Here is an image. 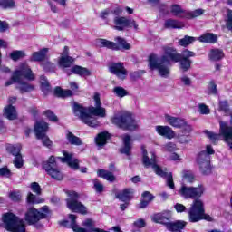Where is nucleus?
<instances>
[{"instance_id":"nucleus-1","label":"nucleus","mask_w":232,"mask_h":232,"mask_svg":"<svg viewBox=\"0 0 232 232\" xmlns=\"http://www.w3.org/2000/svg\"><path fill=\"white\" fill-rule=\"evenodd\" d=\"M163 55L150 54L149 56V68L157 70L160 77L165 79L169 77L171 63H180L181 69L188 72L191 68V60L189 57H195V53L189 50H184L181 54L171 46L162 47Z\"/></svg>"},{"instance_id":"nucleus-2","label":"nucleus","mask_w":232,"mask_h":232,"mask_svg":"<svg viewBox=\"0 0 232 232\" xmlns=\"http://www.w3.org/2000/svg\"><path fill=\"white\" fill-rule=\"evenodd\" d=\"M93 101L95 102V107H83L82 105L74 102L72 105V111L75 117L79 119L87 126L91 128H97L99 126V121L95 117H101L104 119L106 117V109L102 106L101 95L99 93H94Z\"/></svg>"},{"instance_id":"nucleus-3","label":"nucleus","mask_w":232,"mask_h":232,"mask_svg":"<svg viewBox=\"0 0 232 232\" xmlns=\"http://www.w3.org/2000/svg\"><path fill=\"white\" fill-rule=\"evenodd\" d=\"M24 79L27 81H34V79H35V75H34L28 63H21L18 68L14 71L11 79L5 82V86H12V84H14L15 82L21 93L32 92V90H34V85L24 82Z\"/></svg>"},{"instance_id":"nucleus-4","label":"nucleus","mask_w":232,"mask_h":232,"mask_svg":"<svg viewBox=\"0 0 232 232\" xmlns=\"http://www.w3.org/2000/svg\"><path fill=\"white\" fill-rule=\"evenodd\" d=\"M141 153H142V162L146 168H151L155 171L157 175L160 177H163L166 179V184L170 189H175V183L173 182V174L171 172H166L162 170L159 165H157V155L155 150L148 151L146 150V147H141Z\"/></svg>"},{"instance_id":"nucleus-5","label":"nucleus","mask_w":232,"mask_h":232,"mask_svg":"<svg viewBox=\"0 0 232 232\" xmlns=\"http://www.w3.org/2000/svg\"><path fill=\"white\" fill-rule=\"evenodd\" d=\"M152 220L156 222V224H163L168 231L170 232H182L187 224L185 221L169 222V220H171V211L169 210L155 214L152 216Z\"/></svg>"},{"instance_id":"nucleus-6","label":"nucleus","mask_w":232,"mask_h":232,"mask_svg":"<svg viewBox=\"0 0 232 232\" xmlns=\"http://www.w3.org/2000/svg\"><path fill=\"white\" fill-rule=\"evenodd\" d=\"M111 122L118 126V128L129 130L130 131H133L139 128V121H135L131 113L126 111L116 112L111 119Z\"/></svg>"},{"instance_id":"nucleus-7","label":"nucleus","mask_w":232,"mask_h":232,"mask_svg":"<svg viewBox=\"0 0 232 232\" xmlns=\"http://www.w3.org/2000/svg\"><path fill=\"white\" fill-rule=\"evenodd\" d=\"M189 222H200V220H207L208 222H213V217L206 214L204 210V202L200 199L193 201L190 208L188 211Z\"/></svg>"},{"instance_id":"nucleus-8","label":"nucleus","mask_w":232,"mask_h":232,"mask_svg":"<svg viewBox=\"0 0 232 232\" xmlns=\"http://www.w3.org/2000/svg\"><path fill=\"white\" fill-rule=\"evenodd\" d=\"M2 227L10 232H26L24 221L13 213H5L2 217Z\"/></svg>"},{"instance_id":"nucleus-9","label":"nucleus","mask_w":232,"mask_h":232,"mask_svg":"<svg viewBox=\"0 0 232 232\" xmlns=\"http://www.w3.org/2000/svg\"><path fill=\"white\" fill-rule=\"evenodd\" d=\"M215 150L210 145H207L206 150L200 151L197 157V164L202 175H209L211 173V157Z\"/></svg>"},{"instance_id":"nucleus-10","label":"nucleus","mask_w":232,"mask_h":232,"mask_svg":"<svg viewBox=\"0 0 232 232\" xmlns=\"http://www.w3.org/2000/svg\"><path fill=\"white\" fill-rule=\"evenodd\" d=\"M50 213L51 211L48 206L42 207L40 210L34 208H30L25 213L24 220L27 222V224H29V226H34L40 220H44V218H47Z\"/></svg>"},{"instance_id":"nucleus-11","label":"nucleus","mask_w":232,"mask_h":232,"mask_svg":"<svg viewBox=\"0 0 232 232\" xmlns=\"http://www.w3.org/2000/svg\"><path fill=\"white\" fill-rule=\"evenodd\" d=\"M69 218L71 220V229L74 232H101V228L95 227V221L92 219H85L82 221V226L83 227L77 225V216L73 214L69 215Z\"/></svg>"},{"instance_id":"nucleus-12","label":"nucleus","mask_w":232,"mask_h":232,"mask_svg":"<svg viewBox=\"0 0 232 232\" xmlns=\"http://www.w3.org/2000/svg\"><path fill=\"white\" fill-rule=\"evenodd\" d=\"M63 158L58 157L54 158L51 156L47 162L44 163V166H49L50 168H53L55 164H57V160H61V162H66L72 169H79V160L74 158L73 155L70 152L63 151Z\"/></svg>"},{"instance_id":"nucleus-13","label":"nucleus","mask_w":232,"mask_h":232,"mask_svg":"<svg viewBox=\"0 0 232 232\" xmlns=\"http://www.w3.org/2000/svg\"><path fill=\"white\" fill-rule=\"evenodd\" d=\"M67 208L71 209V211H74V213H81L82 215H86L88 213V208L86 207L77 201L79 198V194L73 190H68L67 192Z\"/></svg>"},{"instance_id":"nucleus-14","label":"nucleus","mask_w":232,"mask_h":232,"mask_svg":"<svg viewBox=\"0 0 232 232\" xmlns=\"http://www.w3.org/2000/svg\"><path fill=\"white\" fill-rule=\"evenodd\" d=\"M179 194L187 200L189 198H199V197L204 195V186L188 187L183 184L179 190Z\"/></svg>"},{"instance_id":"nucleus-15","label":"nucleus","mask_w":232,"mask_h":232,"mask_svg":"<svg viewBox=\"0 0 232 232\" xmlns=\"http://www.w3.org/2000/svg\"><path fill=\"white\" fill-rule=\"evenodd\" d=\"M34 132L36 138L42 140L44 146H46L47 148H52L53 142L52 140H50V138L46 136V133L48 132V124L46 123V121H37L34 125Z\"/></svg>"},{"instance_id":"nucleus-16","label":"nucleus","mask_w":232,"mask_h":232,"mask_svg":"<svg viewBox=\"0 0 232 232\" xmlns=\"http://www.w3.org/2000/svg\"><path fill=\"white\" fill-rule=\"evenodd\" d=\"M165 122L169 123L172 128H179L182 133H189L193 130L191 125L188 124L184 119L165 114Z\"/></svg>"},{"instance_id":"nucleus-17","label":"nucleus","mask_w":232,"mask_h":232,"mask_svg":"<svg viewBox=\"0 0 232 232\" xmlns=\"http://www.w3.org/2000/svg\"><path fill=\"white\" fill-rule=\"evenodd\" d=\"M114 29L122 32L124 28H134L139 30V24L133 19L127 18L125 16H116L113 19Z\"/></svg>"},{"instance_id":"nucleus-18","label":"nucleus","mask_w":232,"mask_h":232,"mask_svg":"<svg viewBox=\"0 0 232 232\" xmlns=\"http://www.w3.org/2000/svg\"><path fill=\"white\" fill-rule=\"evenodd\" d=\"M230 116L229 126H227L226 122L219 121V133L222 135L225 142L227 144L230 150H232V112Z\"/></svg>"},{"instance_id":"nucleus-19","label":"nucleus","mask_w":232,"mask_h":232,"mask_svg":"<svg viewBox=\"0 0 232 232\" xmlns=\"http://www.w3.org/2000/svg\"><path fill=\"white\" fill-rule=\"evenodd\" d=\"M68 46H65L63 48V51L58 59V65L60 68H70L72 66V63L75 62V59H73L72 56H68L69 52Z\"/></svg>"},{"instance_id":"nucleus-20","label":"nucleus","mask_w":232,"mask_h":232,"mask_svg":"<svg viewBox=\"0 0 232 232\" xmlns=\"http://www.w3.org/2000/svg\"><path fill=\"white\" fill-rule=\"evenodd\" d=\"M109 70L111 73H113L118 77V79H121V81L126 79V75H128V72L124 68V65L122 63H112L110 67Z\"/></svg>"},{"instance_id":"nucleus-21","label":"nucleus","mask_w":232,"mask_h":232,"mask_svg":"<svg viewBox=\"0 0 232 232\" xmlns=\"http://www.w3.org/2000/svg\"><path fill=\"white\" fill-rule=\"evenodd\" d=\"M48 52H50L49 48H43L39 51L34 52L30 56V61L34 63H43L48 59Z\"/></svg>"},{"instance_id":"nucleus-22","label":"nucleus","mask_w":232,"mask_h":232,"mask_svg":"<svg viewBox=\"0 0 232 232\" xmlns=\"http://www.w3.org/2000/svg\"><path fill=\"white\" fill-rule=\"evenodd\" d=\"M156 132L161 137H166V139H174L175 131L169 126L158 125L155 127Z\"/></svg>"},{"instance_id":"nucleus-23","label":"nucleus","mask_w":232,"mask_h":232,"mask_svg":"<svg viewBox=\"0 0 232 232\" xmlns=\"http://www.w3.org/2000/svg\"><path fill=\"white\" fill-rule=\"evenodd\" d=\"M67 75H72V73H74V75H80L81 77H90L92 75V72L88 70L86 67L74 65L71 68V70L66 72Z\"/></svg>"},{"instance_id":"nucleus-24","label":"nucleus","mask_w":232,"mask_h":232,"mask_svg":"<svg viewBox=\"0 0 232 232\" xmlns=\"http://www.w3.org/2000/svg\"><path fill=\"white\" fill-rule=\"evenodd\" d=\"M123 147L120 150L121 153L124 155H131V144H133V139L128 134L122 136Z\"/></svg>"},{"instance_id":"nucleus-25","label":"nucleus","mask_w":232,"mask_h":232,"mask_svg":"<svg viewBox=\"0 0 232 232\" xmlns=\"http://www.w3.org/2000/svg\"><path fill=\"white\" fill-rule=\"evenodd\" d=\"M3 115L8 121H15L17 119V110L13 105L8 104L4 108Z\"/></svg>"},{"instance_id":"nucleus-26","label":"nucleus","mask_w":232,"mask_h":232,"mask_svg":"<svg viewBox=\"0 0 232 232\" xmlns=\"http://www.w3.org/2000/svg\"><path fill=\"white\" fill-rule=\"evenodd\" d=\"M44 169L52 179H54V180H63L64 177L59 169L44 166Z\"/></svg>"},{"instance_id":"nucleus-27","label":"nucleus","mask_w":232,"mask_h":232,"mask_svg":"<svg viewBox=\"0 0 232 232\" xmlns=\"http://www.w3.org/2000/svg\"><path fill=\"white\" fill-rule=\"evenodd\" d=\"M116 197L119 200H121V202H130L133 198V189L125 188L121 192H119Z\"/></svg>"},{"instance_id":"nucleus-28","label":"nucleus","mask_w":232,"mask_h":232,"mask_svg":"<svg viewBox=\"0 0 232 232\" xmlns=\"http://www.w3.org/2000/svg\"><path fill=\"white\" fill-rule=\"evenodd\" d=\"M65 137L69 144H72V146H82V140L81 138L75 136L71 131H66Z\"/></svg>"},{"instance_id":"nucleus-29","label":"nucleus","mask_w":232,"mask_h":232,"mask_svg":"<svg viewBox=\"0 0 232 232\" xmlns=\"http://www.w3.org/2000/svg\"><path fill=\"white\" fill-rule=\"evenodd\" d=\"M208 59L214 62L220 61V59H224V51L220 49L210 50L208 53Z\"/></svg>"},{"instance_id":"nucleus-30","label":"nucleus","mask_w":232,"mask_h":232,"mask_svg":"<svg viewBox=\"0 0 232 232\" xmlns=\"http://www.w3.org/2000/svg\"><path fill=\"white\" fill-rule=\"evenodd\" d=\"M97 44L98 46H102V48H110L111 50L119 49V46L117 45V44L106 39H99L97 41Z\"/></svg>"},{"instance_id":"nucleus-31","label":"nucleus","mask_w":232,"mask_h":232,"mask_svg":"<svg viewBox=\"0 0 232 232\" xmlns=\"http://www.w3.org/2000/svg\"><path fill=\"white\" fill-rule=\"evenodd\" d=\"M111 135L107 131L101 132L95 139V142L97 146H105L106 142H108Z\"/></svg>"},{"instance_id":"nucleus-32","label":"nucleus","mask_w":232,"mask_h":232,"mask_svg":"<svg viewBox=\"0 0 232 232\" xmlns=\"http://www.w3.org/2000/svg\"><path fill=\"white\" fill-rule=\"evenodd\" d=\"M217 35L211 33H206L203 35L198 37V41L200 43H217Z\"/></svg>"},{"instance_id":"nucleus-33","label":"nucleus","mask_w":232,"mask_h":232,"mask_svg":"<svg viewBox=\"0 0 232 232\" xmlns=\"http://www.w3.org/2000/svg\"><path fill=\"white\" fill-rule=\"evenodd\" d=\"M98 177H101L102 179H104L105 180H108L109 182H115V176L113 173L104 170V169H98L97 171Z\"/></svg>"},{"instance_id":"nucleus-34","label":"nucleus","mask_w":232,"mask_h":232,"mask_svg":"<svg viewBox=\"0 0 232 232\" xmlns=\"http://www.w3.org/2000/svg\"><path fill=\"white\" fill-rule=\"evenodd\" d=\"M165 28H172L180 30L184 28V23L179 22L177 20L169 19L165 22Z\"/></svg>"},{"instance_id":"nucleus-35","label":"nucleus","mask_w":232,"mask_h":232,"mask_svg":"<svg viewBox=\"0 0 232 232\" xmlns=\"http://www.w3.org/2000/svg\"><path fill=\"white\" fill-rule=\"evenodd\" d=\"M151 200H153V195H151V193H150L149 191L143 192L142 200L140 203V209H144V208H146L148 204L151 202Z\"/></svg>"},{"instance_id":"nucleus-36","label":"nucleus","mask_w":232,"mask_h":232,"mask_svg":"<svg viewBox=\"0 0 232 232\" xmlns=\"http://www.w3.org/2000/svg\"><path fill=\"white\" fill-rule=\"evenodd\" d=\"M9 57L12 61L17 62V61H19L21 59H24V57H26V52L22 51V50H14L9 53Z\"/></svg>"},{"instance_id":"nucleus-37","label":"nucleus","mask_w":232,"mask_h":232,"mask_svg":"<svg viewBox=\"0 0 232 232\" xmlns=\"http://www.w3.org/2000/svg\"><path fill=\"white\" fill-rule=\"evenodd\" d=\"M115 41L117 43L118 49L117 50H130L131 45L126 42L123 38L116 37Z\"/></svg>"},{"instance_id":"nucleus-38","label":"nucleus","mask_w":232,"mask_h":232,"mask_svg":"<svg viewBox=\"0 0 232 232\" xmlns=\"http://www.w3.org/2000/svg\"><path fill=\"white\" fill-rule=\"evenodd\" d=\"M21 144H16V145H6V150L9 153H12V155H14V157H17L19 155H21Z\"/></svg>"},{"instance_id":"nucleus-39","label":"nucleus","mask_w":232,"mask_h":232,"mask_svg":"<svg viewBox=\"0 0 232 232\" xmlns=\"http://www.w3.org/2000/svg\"><path fill=\"white\" fill-rule=\"evenodd\" d=\"M54 94L57 97H72L73 92L71 90H63L61 87H56L54 89Z\"/></svg>"},{"instance_id":"nucleus-40","label":"nucleus","mask_w":232,"mask_h":232,"mask_svg":"<svg viewBox=\"0 0 232 232\" xmlns=\"http://www.w3.org/2000/svg\"><path fill=\"white\" fill-rule=\"evenodd\" d=\"M44 199L41 197L34 195L32 192H29L27 195V203L28 204H43Z\"/></svg>"},{"instance_id":"nucleus-41","label":"nucleus","mask_w":232,"mask_h":232,"mask_svg":"<svg viewBox=\"0 0 232 232\" xmlns=\"http://www.w3.org/2000/svg\"><path fill=\"white\" fill-rule=\"evenodd\" d=\"M195 41H198V38L193 36L185 35L184 38L179 40L180 46H189V44H193Z\"/></svg>"},{"instance_id":"nucleus-42","label":"nucleus","mask_w":232,"mask_h":232,"mask_svg":"<svg viewBox=\"0 0 232 232\" xmlns=\"http://www.w3.org/2000/svg\"><path fill=\"white\" fill-rule=\"evenodd\" d=\"M171 14L176 17H186L187 11L182 10V8H180L179 5H172Z\"/></svg>"},{"instance_id":"nucleus-43","label":"nucleus","mask_w":232,"mask_h":232,"mask_svg":"<svg viewBox=\"0 0 232 232\" xmlns=\"http://www.w3.org/2000/svg\"><path fill=\"white\" fill-rule=\"evenodd\" d=\"M181 175H182V180H185L190 183L195 181V175L191 170H183L181 172Z\"/></svg>"},{"instance_id":"nucleus-44","label":"nucleus","mask_w":232,"mask_h":232,"mask_svg":"<svg viewBox=\"0 0 232 232\" xmlns=\"http://www.w3.org/2000/svg\"><path fill=\"white\" fill-rule=\"evenodd\" d=\"M204 14L203 9H196L191 12H187V14L185 16L186 19H195V17H200V15Z\"/></svg>"},{"instance_id":"nucleus-45","label":"nucleus","mask_w":232,"mask_h":232,"mask_svg":"<svg viewBox=\"0 0 232 232\" xmlns=\"http://www.w3.org/2000/svg\"><path fill=\"white\" fill-rule=\"evenodd\" d=\"M112 92L114 95H116V97H120V99H122V97H126V95H128V91L121 86L114 87Z\"/></svg>"},{"instance_id":"nucleus-46","label":"nucleus","mask_w":232,"mask_h":232,"mask_svg":"<svg viewBox=\"0 0 232 232\" xmlns=\"http://www.w3.org/2000/svg\"><path fill=\"white\" fill-rule=\"evenodd\" d=\"M207 137H208L209 140L213 142V144L218 142L220 140V134H217L211 130H205Z\"/></svg>"},{"instance_id":"nucleus-47","label":"nucleus","mask_w":232,"mask_h":232,"mask_svg":"<svg viewBox=\"0 0 232 232\" xmlns=\"http://www.w3.org/2000/svg\"><path fill=\"white\" fill-rule=\"evenodd\" d=\"M198 112L201 114V115H209L211 110L209 109V107L208 105H206L205 103H199L198 105Z\"/></svg>"},{"instance_id":"nucleus-48","label":"nucleus","mask_w":232,"mask_h":232,"mask_svg":"<svg viewBox=\"0 0 232 232\" xmlns=\"http://www.w3.org/2000/svg\"><path fill=\"white\" fill-rule=\"evenodd\" d=\"M2 8H15V1L14 0H0Z\"/></svg>"},{"instance_id":"nucleus-49","label":"nucleus","mask_w":232,"mask_h":232,"mask_svg":"<svg viewBox=\"0 0 232 232\" xmlns=\"http://www.w3.org/2000/svg\"><path fill=\"white\" fill-rule=\"evenodd\" d=\"M14 166L20 169L24 165V161L23 160V156L18 155L14 156V160H13Z\"/></svg>"},{"instance_id":"nucleus-50","label":"nucleus","mask_w":232,"mask_h":232,"mask_svg":"<svg viewBox=\"0 0 232 232\" xmlns=\"http://www.w3.org/2000/svg\"><path fill=\"white\" fill-rule=\"evenodd\" d=\"M44 117L48 119V121H51L52 122H57L58 119L57 116H55V113H53L52 111L47 110L44 112Z\"/></svg>"},{"instance_id":"nucleus-51","label":"nucleus","mask_w":232,"mask_h":232,"mask_svg":"<svg viewBox=\"0 0 232 232\" xmlns=\"http://www.w3.org/2000/svg\"><path fill=\"white\" fill-rule=\"evenodd\" d=\"M179 148L177 147V144L173 142H169L165 145H163V151H177Z\"/></svg>"},{"instance_id":"nucleus-52","label":"nucleus","mask_w":232,"mask_h":232,"mask_svg":"<svg viewBox=\"0 0 232 232\" xmlns=\"http://www.w3.org/2000/svg\"><path fill=\"white\" fill-rule=\"evenodd\" d=\"M0 177L10 179V177H12V171L9 169L8 167H3L0 169Z\"/></svg>"},{"instance_id":"nucleus-53","label":"nucleus","mask_w":232,"mask_h":232,"mask_svg":"<svg viewBox=\"0 0 232 232\" xmlns=\"http://www.w3.org/2000/svg\"><path fill=\"white\" fill-rule=\"evenodd\" d=\"M9 198H11V200H13V202H19V200H21V192H19V191L10 192Z\"/></svg>"},{"instance_id":"nucleus-54","label":"nucleus","mask_w":232,"mask_h":232,"mask_svg":"<svg viewBox=\"0 0 232 232\" xmlns=\"http://www.w3.org/2000/svg\"><path fill=\"white\" fill-rule=\"evenodd\" d=\"M30 188L34 193H35L36 195H41L42 188H41V186L39 185V183L33 182V183H31Z\"/></svg>"},{"instance_id":"nucleus-55","label":"nucleus","mask_w":232,"mask_h":232,"mask_svg":"<svg viewBox=\"0 0 232 232\" xmlns=\"http://www.w3.org/2000/svg\"><path fill=\"white\" fill-rule=\"evenodd\" d=\"M179 140L180 144H189V142H191V137L189 136V133H184V135H181L179 138Z\"/></svg>"},{"instance_id":"nucleus-56","label":"nucleus","mask_w":232,"mask_h":232,"mask_svg":"<svg viewBox=\"0 0 232 232\" xmlns=\"http://www.w3.org/2000/svg\"><path fill=\"white\" fill-rule=\"evenodd\" d=\"M41 66L44 68V70H45V72H50L51 70H53V68H55V64L49 61L42 63Z\"/></svg>"},{"instance_id":"nucleus-57","label":"nucleus","mask_w":232,"mask_h":232,"mask_svg":"<svg viewBox=\"0 0 232 232\" xmlns=\"http://www.w3.org/2000/svg\"><path fill=\"white\" fill-rule=\"evenodd\" d=\"M93 184H94V189L97 193H102L104 191V186L99 180L94 179Z\"/></svg>"},{"instance_id":"nucleus-58","label":"nucleus","mask_w":232,"mask_h":232,"mask_svg":"<svg viewBox=\"0 0 232 232\" xmlns=\"http://www.w3.org/2000/svg\"><path fill=\"white\" fill-rule=\"evenodd\" d=\"M208 92L211 95H217V93H218V91L217 90V84L215 83V82H209Z\"/></svg>"},{"instance_id":"nucleus-59","label":"nucleus","mask_w":232,"mask_h":232,"mask_svg":"<svg viewBox=\"0 0 232 232\" xmlns=\"http://www.w3.org/2000/svg\"><path fill=\"white\" fill-rule=\"evenodd\" d=\"M112 13H111V9H105L103 11H102V13L100 14V17L102 19H110V17H111Z\"/></svg>"},{"instance_id":"nucleus-60","label":"nucleus","mask_w":232,"mask_h":232,"mask_svg":"<svg viewBox=\"0 0 232 232\" xmlns=\"http://www.w3.org/2000/svg\"><path fill=\"white\" fill-rule=\"evenodd\" d=\"M228 110L229 106L227 105V102H219V111L227 113Z\"/></svg>"},{"instance_id":"nucleus-61","label":"nucleus","mask_w":232,"mask_h":232,"mask_svg":"<svg viewBox=\"0 0 232 232\" xmlns=\"http://www.w3.org/2000/svg\"><path fill=\"white\" fill-rule=\"evenodd\" d=\"M40 82L42 84V90H45L46 92L50 90V86L48 85V81L46 80V77L41 76Z\"/></svg>"},{"instance_id":"nucleus-62","label":"nucleus","mask_w":232,"mask_h":232,"mask_svg":"<svg viewBox=\"0 0 232 232\" xmlns=\"http://www.w3.org/2000/svg\"><path fill=\"white\" fill-rule=\"evenodd\" d=\"M122 12H124V8H122L121 6L111 9V14H112L113 17H119L120 15L122 14Z\"/></svg>"},{"instance_id":"nucleus-63","label":"nucleus","mask_w":232,"mask_h":232,"mask_svg":"<svg viewBox=\"0 0 232 232\" xmlns=\"http://www.w3.org/2000/svg\"><path fill=\"white\" fill-rule=\"evenodd\" d=\"M180 81L182 82V84H184V86H191V78H189L187 75H184L180 78Z\"/></svg>"},{"instance_id":"nucleus-64","label":"nucleus","mask_w":232,"mask_h":232,"mask_svg":"<svg viewBox=\"0 0 232 232\" xmlns=\"http://www.w3.org/2000/svg\"><path fill=\"white\" fill-rule=\"evenodd\" d=\"M174 208H175L177 213H184V211H186V206L179 204V203H177L174 206Z\"/></svg>"}]
</instances>
